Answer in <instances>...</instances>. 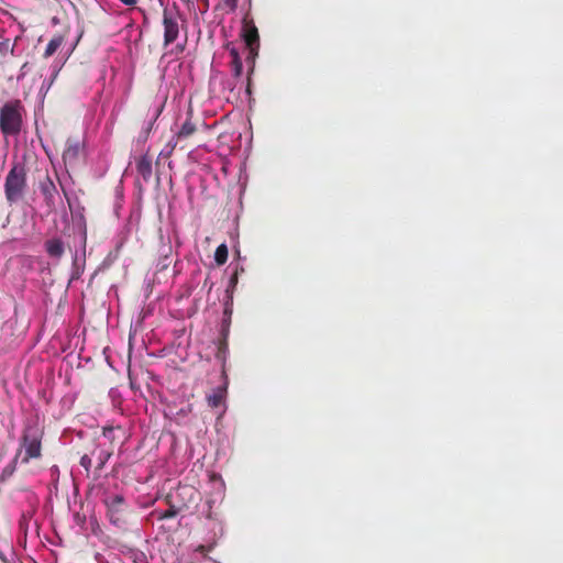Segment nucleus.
<instances>
[{
	"instance_id": "22",
	"label": "nucleus",
	"mask_w": 563,
	"mask_h": 563,
	"mask_svg": "<svg viewBox=\"0 0 563 563\" xmlns=\"http://www.w3.org/2000/svg\"><path fill=\"white\" fill-rule=\"evenodd\" d=\"M123 4L132 7L135 5L137 0H120Z\"/></svg>"
},
{
	"instance_id": "16",
	"label": "nucleus",
	"mask_w": 563,
	"mask_h": 563,
	"mask_svg": "<svg viewBox=\"0 0 563 563\" xmlns=\"http://www.w3.org/2000/svg\"><path fill=\"white\" fill-rule=\"evenodd\" d=\"M117 432H120L122 435H124V431L120 426H117V427L109 426V427H104L102 429L103 438H106L111 443L114 442V440L117 438L115 437Z\"/></svg>"
},
{
	"instance_id": "8",
	"label": "nucleus",
	"mask_w": 563,
	"mask_h": 563,
	"mask_svg": "<svg viewBox=\"0 0 563 563\" xmlns=\"http://www.w3.org/2000/svg\"><path fill=\"white\" fill-rule=\"evenodd\" d=\"M80 153V144L77 141L68 140L66 142V147L63 152V159L65 164H75L79 157Z\"/></svg>"
},
{
	"instance_id": "13",
	"label": "nucleus",
	"mask_w": 563,
	"mask_h": 563,
	"mask_svg": "<svg viewBox=\"0 0 563 563\" xmlns=\"http://www.w3.org/2000/svg\"><path fill=\"white\" fill-rule=\"evenodd\" d=\"M231 59V69L234 78H240L243 71V65L241 57L235 48L230 51Z\"/></svg>"
},
{
	"instance_id": "7",
	"label": "nucleus",
	"mask_w": 563,
	"mask_h": 563,
	"mask_svg": "<svg viewBox=\"0 0 563 563\" xmlns=\"http://www.w3.org/2000/svg\"><path fill=\"white\" fill-rule=\"evenodd\" d=\"M192 112L191 110L187 113V118L185 122L181 124L179 131L176 133L174 140V147L178 142L185 141L191 137L197 132V124L191 120Z\"/></svg>"
},
{
	"instance_id": "23",
	"label": "nucleus",
	"mask_w": 563,
	"mask_h": 563,
	"mask_svg": "<svg viewBox=\"0 0 563 563\" xmlns=\"http://www.w3.org/2000/svg\"><path fill=\"white\" fill-rule=\"evenodd\" d=\"M185 490H189L192 493V488H189V487H184Z\"/></svg>"
},
{
	"instance_id": "12",
	"label": "nucleus",
	"mask_w": 563,
	"mask_h": 563,
	"mask_svg": "<svg viewBox=\"0 0 563 563\" xmlns=\"http://www.w3.org/2000/svg\"><path fill=\"white\" fill-rule=\"evenodd\" d=\"M225 394V387H218L217 389H214L212 394L207 396V402L209 407L218 408L224 401Z\"/></svg>"
},
{
	"instance_id": "18",
	"label": "nucleus",
	"mask_w": 563,
	"mask_h": 563,
	"mask_svg": "<svg viewBox=\"0 0 563 563\" xmlns=\"http://www.w3.org/2000/svg\"><path fill=\"white\" fill-rule=\"evenodd\" d=\"M80 465L86 470L89 471L91 466V457L87 454L82 455L80 459Z\"/></svg>"
},
{
	"instance_id": "14",
	"label": "nucleus",
	"mask_w": 563,
	"mask_h": 563,
	"mask_svg": "<svg viewBox=\"0 0 563 563\" xmlns=\"http://www.w3.org/2000/svg\"><path fill=\"white\" fill-rule=\"evenodd\" d=\"M20 454H21V450L18 451L14 459L2 470L1 475H0L1 482H5L9 477H11L13 475V473L15 472V468H16V462H18Z\"/></svg>"
},
{
	"instance_id": "6",
	"label": "nucleus",
	"mask_w": 563,
	"mask_h": 563,
	"mask_svg": "<svg viewBox=\"0 0 563 563\" xmlns=\"http://www.w3.org/2000/svg\"><path fill=\"white\" fill-rule=\"evenodd\" d=\"M242 36L249 48V58H253L256 55V49L260 45V35L257 27L252 20L246 18L243 20Z\"/></svg>"
},
{
	"instance_id": "24",
	"label": "nucleus",
	"mask_w": 563,
	"mask_h": 563,
	"mask_svg": "<svg viewBox=\"0 0 563 563\" xmlns=\"http://www.w3.org/2000/svg\"><path fill=\"white\" fill-rule=\"evenodd\" d=\"M49 187H51L52 189H55V187H54V184H53V183H49Z\"/></svg>"
},
{
	"instance_id": "19",
	"label": "nucleus",
	"mask_w": 563,
	"mask_h": 563,
	"mask_svg": "<svg viewBox=\"0 0 563 563\" xmlns=\"http://www.w3.org/2000/svg\"><path fill=\"white\" fill-rule=\"evenodd\" d=\"M225 7H228L231 11H234L238 7V0H223Z\"/></svg>"
},
{
	"instance_id": "3",
	"label": "nucleus",
	"mask_w": 563,
	"mask_h": 563,
	"mask_svg": "<svg viewBox=\"0 0 563 563\" xmlns=\"http://www.w3.org/2000/svg\"><path fill=\"white\" fill-rule=\"evenodd\" d=\"M43 431L36 424H26L21 437V449H24L22 463L42 456Z\"/></svg>"
},
{
	"instance_id": "21",
	"label": "nucleus",
	"mask_w": 563,
	"mask_h": 563,
	"mask_svg": "<svg viewBox=\"0 0 563 563\" xmlns=\"http://www.w3.org/2000/svg\"><path fill=\"white\" fill-rule=\"evenodd\" d=\"M142 560H147L143 553L135 555L134 563H143Z\"/></svg>"
},
{
	"instance_id": "4",
	"label": "nucleus",
	"mask_w": 563,
	"mask_h": 563,
	"mask_svg": "<svg viewBox=\"0 0 563 563\" xmlns=\"http://www.w3.org/2000/svg\"><path fill=\"white\" fill-rule=\"evenodd\" d=\"M179 13L178 11L164 9L163 11V27H164V47L173 44L179 35Z\"/></svg>"
},
{
	"instance_id": "20",
	"label": "nucleus",
	"mask_w": 563,
	"mask_h": 563,
	"mask_svg": "<svg viewBox=\"0 0 563 563\" xmlns=\"http://www.w3.org/2000/svg\"><path fill=\"white\" fill-rule=\"evenodd\" d=\"M175 516H176V510L168 509L159 518L161 519H167V518H172V517H175Z\"/></svg>"
},
{
	"instance_id": "1",
	"label": "nucleus",
	"mask_w": 563,
	"mask_h": 563,
	"mask_svg": "<svg viewBox=\"0 0 563 563\" xmlns=\"http://www.w3.org/2000/svg\"><path fill=\"white\" fill-rule=\"evenodd\" d=\"M23 106L19 99L5 102L0 108V131L4 136L18 135L22 129Z\"/></svg>"
},
{
	"instance_id": "17",
	"label": "nucleus",
	"mask_w": 563,
	"mask_h": 563,
	"mask_svg": "<svg viewBox=\"0 0 563 563\" xmlns=\"http://www.w3.org/2000/svg\"><path fill=\"white\" fill-rule=\"evenodd\" d=\"M111 453L109 452H100L99 456H98V466L97 468L98 470H102V467L104 466L106 462L108 461V459L110 457Z\"/></svg>"
},
{
	"instance_id": "9",
	"label": "nucleus",
	"mask_w": 563,
	"mask_h": 563,
	"mask_svg": "<svg viewBox=\"0 0 563 563\" xmlns=\"http://www.w3.org/2000/svg\"><path fill=\"white\" fill-rule=\"evenodd\" d=\"M45 250L49 257L59 260L65 252L64 243L60 239H51L45 242Z\"/></svg>"
},
{
	"instance_id": "25",
	"label": "nucleus",
	"mask_w": 563,
	"mask_h": 563,
	"mask_svg": "<svg viewBox=\"0 0 563 563\" xmlns=\"http://www.w3.org/2000/svg\"><path fill=\"white\" fill-rule=\"evenodd\" d=\"M142 561H143V563H148V561H147V560H142Z\"/></svg>"
},
{
	"instance_id": "11",
	"label": "nucleus",
	"mask_w": 563,
	"mask_h": 563,
	"mask_svg": "<svg viewBox=\"0 0 563 563\" xmlns=\"http://www.w3.org/2000/svg\"><path fill=\"white\" fill-rule=\"evenodd\" d=\"M64 41H65V35L55 34L52 37V40L48 42V44L44 51L43 57L48 58V57L53 56L57 52V49L63 45Z\"/></svg>"
},
{
	"instance_id": "5",
	"label": "nucleus",
	"mask_w": 563,
	"mask_h": 563,
	"mask_svg": "<svg viewBox=\"0 0 563 563\" xmlns=\"http://www.w3.org/2000/svg\"><path fill=\"white\" fill-rule=\"evenodd\" d=\"M106 505L110 521L121 527L125 523V503L122 495H113L107 498Z\"/></svg>"
},
{
	"instance_id": "10",
	"label": "nucleus",
	"mask_w": 563,
	"mask_h": 563,
	"mask_svg": "<svg viewBox=\"0 0 563 563\" xmlns=\"http://www.w3.org/2000/svg\"><path fill=\"white\" fill-rule=\"evenodd\" d=\"M136 170L145 181L152 177V159L147 155L141 156L136 162Z\"/></svg>"
},
{
	"instance_id": "15",
	"label": "nucleus",
	"mask_w": 563,
	"mask_h": 563,
	"mask_svg": "<svg viewBox=\"0 0 563 563\" xmlns=\"http://www.w3.org/2000/svg\"><path fill=\"white\" fill-rule=\"evenodd\" d=\"M228 246L227 244H220L214 252V261L218 265H223L228 261Z\"/></svg>"
},
{
	"instance_id": "2",
	"label": "nucleus",
	"mask_w": 563,
	"mask_h": 563,
	"mask_svg": "<svg viewBox=\"0 0 563 563\" xmlns=\"http://www.w3.org/2000/svg\"><path fill=\"white\" fill-rule=\"evenodd\" d=\"M26 189V172L24 165L14 164L9 170L4 183V195L10 203L22 199Z\"/></svg>"
}]
</instances>
